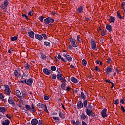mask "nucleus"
<instances>
[{
	"mask_svg": "<svg viewBox=\"0 0 125 125\" xmlns=\"http://www.w3.org/2000/svg\"><path fill=\"white\" fill-rule=\"evenodd\" d=\"M61 106L62 107L63 110H66V108H65V106H64V104H63V103H61Z\"/></svg>",
	"mask_w": 125,
	"mask_h": 125,
	"instance_id": "obj_61",
	"label": "nucleus"
},
{
	"mask_svg": "<svg viewBox=\"0 0 125 125\" xmlns=\"http://www.w3.org/2000/svg\"><path fill=\"white\" fill-rule=\"evenodd\" d=\"M6 117H7V118H8V119H11L12 116L11 115V114H7Z\"/></svg>",
	"mask_w": 125,
	"mask_h": 125,
	"instance_id": "obj_56",
	"label": "nucleus"
},
{
	"mask_svg": "<svg viewBox=\"0 0 125 125\" xmlns=\"http://www.w3.org/2000/svg\"><path fill=\"white\" fill-rule=\"evenodd\" d=\"M77 11L79 13H82V12H83V6H81L79 8H78L77 9Z\"/></svg>",
	"mask_w": 125,
	"mask_h": 125,
	"instance_id": "obj_32",
	"label": "nucleus"
},
{
	"mask_svg": "<svg viewBox=\"0 0 125 125\" xmlns=\"http://www.w3.org/2000/svg\"><path fill=\"white\" fill-rule=\"evenodd\" d=\"M43 16H40L39 17L38 19L39 20H40V21H41V22H42V23L43 22Z\"/></svg>",
	"mask_w": 125,
	"mask_h": 125,
	"instance_id": "obj_35",
	"label": "nucleus"
},
{
	"mask_svg": "<svg viewBox=\"0 0 125 125\" xmlns=\"http://www.w3.org/2000/svg\"><path fill=\"white\" fill-rule=\"evenodd\" d=\"M80 97V98H82V99H83V100H85V95H84V93L83 92H81Z\"/></svg>",
	"mask_w": 125,
	"mask_h": 125,
	"instance_id": "obj_22",
	"label": "nucleus"
},
{
	"mask_svg": "<svg viewBox=\"0 0 125 125\" xmlns=\"http://www.w3.org/2000/svg\"><path fill=\"white\" fill-rule=\"evenodd\" d=\"M111 61H112V60L110 58H108V60H107V62L109 64H110V63H111Z\"/></svg>",
	"mask_w": 125,
	"mask_h": 125,
	"instance_id": "obj_62",
	"label": "nucleus"
},
{
	"mask_svg": "<svg viewBox=\"0 0 125 125\" xmlns=\"http://www.w3.org/2000/svg\"><path fill=\"white\" fill-rule=\"evenodd\" d=\"M59 116L60 118H62V119L65 118V115H64V114H63V113H62L60 111L59 112Z\"/></svg>",
	"mask_w": 125,
	"mask_h": 125,
	"instance_id": "obj_23",
	"label": "nucleus"
},
{
	"mask_svg": "<svg viewBox=\"0 0 125 125\" xmlns=\"http://www.w3.org/2000/svg\"><path fill=\"white\" fill-rule=\"evenodd\" d=\"M91 47H92V49L93 50H96V42L94 40H92L91 42Z\"/></svg>",
	"mask_w": 125,
	"mask_h": 125,
	"instance_id": "obj_5",
	"label": "nucleus"
},
{
	"mask_svg": "<svg viewBox=\"0 0 125 125\" xmlns=\"http://www.w3.org/2000/svg\"><path fill=\"white\" fill-rule=\"evenodd\" d=\"M51 70L52 71H56V67L54 66L51 67Z\"/></svg>",
	"mask_w": 125,
	"mask_h": 125,
	"instance_id": "obj_46",
	"label": "nucleus"
},
{
	"mask_svg": "<svg viewBox=\"0 0 125 125\" xmlns=\"http://www.w3.org/2000/svg\"><path fill=\"white\" fill-rule=\"evenodd\" d=\"M14 74L17 77H20L21 76L20 73L17 71V70L14 71Z\"/></svg>",
	"mask_w": 125,
	"mask_h": 125,
	"instance_id": "obj_21",
	"label": "nucleus"
},
{
	"mask_svg": "<svg viewBox=\"0 0 125 125\" xmlns=\"http://www.w3.org/2000/svg\"><path fill=\"white\" fill-rule=\"evenodd\" d=\"M61 88L62 89H65V83H62L61 86Z\"/></svg>",
	"mask_w": 125,
	"mask_h": 125,
	"instance_id": "obj_47",
	"label": "nucleus"
},
{
	"mask_svg": "<svg viewBox=\"0 0 125 125\" xmlns=\"http://www.w3.org/2000/svg\"><path fill=\"white\" fill-rule=\"evenodd\" d=\"M28 15H30V16H32V15H33V12L32 11H30L29 13H28Z\"/></svg>",
	"mask_w": 125,
	"mask_h": 125,
	"instance_id": "obj_60",
	"label": "nucleus"
},
{
	"mask_svg": "<svg viewBox=\"0 0 125 125\" xmlns=\"http://www.w3.org/2000/svg\"><path fill=\"white\" fill-rule=\"evenodd\" d=\"M44 99L45 100H48V99H49V97L47 96H44Z\"/></svg>",
	"mask_w": 125,
	"mask_h": 125,
	"instance_id": "obj_49",
	"label": "nucleus"
},
{
	"mask_svg": "<svg viewBox=\"0 0 125 125\" xmlns=\"http://www.w3.org/2000/svg\"><path fill=\"white\" fill-rule=\"evenodd\" d=\"M16 96L18 97V98H21V99L23 98V97H21V93H20V91H19V90L16 91Z\"/></svg>",
	"mask_w": 125,
	"mask_h": 125,
	"instance_id": "obj_17",
	"label": "nucleus"
},
{
	"mask_svg": "<svg viewBox=\"0 0 125 125\" xmlns=\"http://www.w3.org/2000/svg\"><path fill=\"white\" fill-rule=\"evenodd\" d=\"M87 106V101L85 100L83 102V107L84 108H86Z\"/></svg>",
	"mask_w": 125,
	"mask_h": 125,
	"instance_id": "obj_36",
	"label": "nucleus"
},
{
	"mask_svg": "<svg viewBox=\"0 0 125 125\" xmlns=\"http://www.w3.org/2000/svg\"><path fill=\"white\" fill-rule=\"evenodd\" d=\"M29 69H31V66L29 65V64L26 63L25 64V69L26 70H29Z\"/></svg>",
	"mask_w": 125,
	"mask_h": 125,
	"instance_id": "obj_34",
	"label": "nucleus"
},
{
	"mask_svg": "<svg viewBox=\"0 0 125 125\" xmlns=\"http://www.w3.org/2000/svg\"><path fill=\"white\" fill-rule=\"evenodd\" d=\"M91 108V106H90V104H88V106L87 107V109H86V113L88 116H91V114H92V111L90 110Z\"/></svg>",
	"mask_w": 125,
	"mask_h": 125,
	"instance_id": "obj_4",
	"label": "nucleus"
},
{
	"mask_svg": "<svg viewBox=\"0 0 125 125\" xmlns=\"http://www.w3.org/2000/svg\"><path fill=\"white\" fill-rule=\"evenodd\" d=\"M70 42H71V44H72L73 47H77V45H76V40L73 38H70Z\"/></svg>",
	"mask_w": 125,
	"mask_h": 125,
	"instance_id": "obj_7",
	"label": "nucleus"
},
{
	"mask_svg": "<svg viewBox=\"0 0 125 125\" xmlns=\"http://www.w3.org/2000/svg\"><path fill=\"white\" fill-rule=\"evenodd\" d=\"M58 59H61L62 61H65V60L63 58H61V56L60 55H58L57 56Z\"/></svg>",
	"mask_w": 125,
	"mask_h": 125,
	"instance_id": "obj_37",
	"label": "nucleus"
},
{
	"mask_svg": "<svg viewBox=\"0 0 125 125\" xmlns=\"http://www.w3.org/2000/svg\"><path fill=\"white\" fill-rule=\"evenodd\" d=\"M71 90V88L70 87V86H68L67 89H66V91H70Z\"/></svg>",
	"mask_w": 125,
	"mask_h": 125,
	"instance_id": "obj_64",
	"label": "nucleus"
},
{
	"mask_svg": "<svg viewBox=\"0 0 125 125\" xmlns=\"http://www.w3.org/2000/svg\"><path fill=\"white\" fill-rule=\"evenodd\" d=\"M2 124L3 125H9L10 121L8 119H6L2 122Z\"/></svg>",
	"mask_w": 125,
	"mask_h": 125,
	"instance_id": "obj_15",
	"label": "nucleus"
},
{
	"mask_svg": "<svg viewBox=\"0 0 125 125\" xmlns=\"http://www.w3.org/2000/svg\"><path fill=\"white\" fill-rule=\"evenodd\" d=\"M110 23H114L115 22V17L111 16L110 17V20L109 21Z\"/></svg>",
	"mask_w": 125,
	"mask_h": 125,
	"instance_id": "obj_28",
	"label": "nucleus"
},
{
	"mask_svg": "<svg viewBox=\"0 0 125 125\" xmlns=\"http://www.w3.org/2000/svg\"><path fill=\"white\" fill-rule=\"evenodd\" d=\"M53 120H55L56 121H58V120H59L58 117H53Z\"/></svg>",
	"mask_w": 125,
	"mask_h": 125,
	"instance_id": "obj_53",
	"label": "nucleus"
},
{
	"mask_svg": "<svg viewBox=\"0 0 125 125\" xmlns=\"http://www.w3.org/2000/svg\"><path fill=\"white\" fill-rule=\"evenodd\" d=\"M37 107L40 109H44V107H45V104H42L41 103H38L37 104Z\"/></svg>",
	"mask_w": 125,
	"mask_h": 125,
	"instance_id": "obj_13",
	"label": "nucleus"
},
{
	"mask_svg": "<svg viewBox=\"0 0 125 125\" xmlns=\"http://www.w3.org/2000/svg\"><path fill=\"white\" fill-rule=\"evenodd\" d=\"M52 79H53V80H55V79H56V75H53L52 76Z\"/></svg>",
	"mask_w": 125,
	"mask_h": 125,
	"instance_id": "obj_57",
	"label": "nucleus"
},
{
	"mask_svg": "<svg viewBox=\"0 0 125 125\" xmlns=\"http://www.w3.org/2000/svg\"><path fill=\"white\" fill-rule=\"evenodd\" d=\"M28 34L29 37H30V38H31L32 39H34V36H35V33L33 31L28 32Z\"/></svg>",
	"mask_w": 125,
	"mask_h": 125,
	"instance_id": "obj_16",
	"label": "nucleus"
},
{
	"mask_svg": "<svg viewBox=\"0 0 125 125\" xmlns=\"http://www.w3.org/2000/svg\"><path fill=\"white\" fill-rule=\"evenodd\" d=\"M76 123L77 125H81V122H80L79 121H76Z\"/></svg>",
	"mask_w": 125,
	"mask_h": 125,
	"instance_id": "obj_63",
	"label": "nucleus"
},
{
	"mask_svg": "<svg viewBox=\"0 0 125 125\" xmlns=\"http://www.w3.org/2000/svg\"><path fill=\"white\" fill-rule=\"evenodd\" d=\"M95 70H96V71H97L98 72H100V69L99 68H98V67H97V66H96L95 67Z\"/></svg>",
	"mask_w": 125,
	"mask_h": 125,
	"instance_id": "obj_55",
	"label": "nucleus"
},
{
	"mask_svg": "<svg viewBox=\"0 0 125 125\" xmlns=\"http://www.w3.org/2000/svg\"><path fill=\"white\" fill-rule=\"evenodd\" d=\"M44 44L46 45V46H50V43L48 42H45Z\"/></svg>",
	"mask_w": 125,
	"mask_h": 125,
	"instance_id": "obj_38",
	"label": "nucleus"
},
{
	"mask_svg": "<svg viewBox=\"0 0 125 125\" xmlns=\"http://www.w3.org/2000/svg\"><path fill=\"white\" fill-rule=\"evenodd\" d=\"M43 71L44 73V74H45V75H50V73L51 72V70L47 69V68L43 69Z\"/></svg>",
	"mask_w": 125,
	"mask_h": 125,
	"instance_id": "obj_18",
	"label": "nucleus"
},
{
	"mask_svg": "<svg viewBox=\"0 0 125 125\" xmlns=\"http://www.w3.org/2000/svg\"><path fill=\"white\" fill-rule=\"evenodd\" d=\"M25 108L27 111H29V112H32V113H35L36 112V110H35V107L34 106V104H31V107L29 105L26 104L25 105Z\"/></svg>",
	"mask_w": 125,
	"mask_h": 125,
	"instance_id": "obj_1",
	"label": "nucleus"
},
{
	"mask_svg": "<svg viewBox=\"0 0 125 125\" xmlns=\"http://www.w3.org/2000/svg\"><path fill=\"white\" fill-rule=\"evenodd\" d=\"M19 83H26V80H24V81L21 80L19 81Z\"/></svg>",
	"mask_w": 125,
	"mask_h": 125,
	"instance_id": "obj_59",
	"label": "nucleus"
},
{
	"mask_svg": "<svg viewBox=\"0 0 125 125\" xmlns=\"http://www.w3.org/2000/svg\"><path fill=\"white\" fill-rule=\"evenodd\" d=\"M42 36H43V37L44 40H46V39H47V36H46V34H43L42 35Z\"/></svg>",
	"mask_w": 125,
	"mask_h": 125,
	"instance_id": "obj_52",
	"label": "nucleus"
},
{
	"mask_svg": "<svg viewBox=\"0 0 125 125\" xmlns=\"http://www.w3.org/2000/svg\"><path fill=\"white\" fill-rule=\"evenodd\" d=\"M106 29L109 31L110 33L112 32V26L111 25H108L106 26Z\"/></svg>",
	"mask_w": 125,
	"mask_h": 125,
	"instance_id": "obj_30",
	"label": "nucleus"
},
{
	"mask_svg": "<svg viewBox=\"0 0 125 125\" xmlns=\"http://www.w3.org/2000/svg\"><path fill=\"white\" fill-rule=\"evenodd\" d=\"M41 58L42 59H43L44 60H45V59H46V56H45V55L44 54H41Z\"/></svg>",
	"mask_w": 125,
	"mask_h": 125,
	"instance_id": "obj_39",
	"label": "nucleus"
},
{
	"mask_svg": "<svg viewBox=\"0 0 125 125\" xmlns=\"http://www.w3.org/2000/svg\"><path fill=\"white\" fill-rule=\"evenodd\" d=\"M101 35L102 36H106L107 35V32L106 31L103 29L102 31H101Z\"/></svg>",
	"mask_w": 125,
	"mask_h": 125,
	"instance_id": "obj_29",
	"label": "nucleus"
},
{
	"mask_svg": "<svg viewBox=\"0 0 125 125\" xmlns=\"http://www.w3.org/2000/svg\"><path fill=\"white\" fill-rule=\"evenodd\" d=\"M38 125H42V120H39Z\"/></svg>",
	"mask_w": 125,
	"mask_h": 125,
	"instance_id": "obj_51",
	"label": "nucleus"
},
{
	"mask_svg": "<svg viewBox=\"0 0 125 125\" xmlns=\"http://www.w3.org/2000/svg\"><path fill=\"white\" fill-rule=\"evenodd\" d=\"M17 40V36H14L12 37L11 38V40L13 41H16Z\"/></svg>",
	"mask_w": 125,
	"mask_h": 125,
	"instance_id": "obj_40",
	"label": "nucleus"
},
{
	"mask_svg": "<svg viewBox=\"0 0 125 125\" xmlns=\"http://www.w3.org/2000/svg\"><path fill=\"white\" fill-rule=\"evenodd\" d=\"M31 124L32 125H38V119L36 118H34L32 119Z\"/></svg>",
	"mask_w": 125,
	"mask_h": 125,
	"instance_id": "obj_11",
	"label": "nucleus"
},
{
	"mask_svg": "<svg viewBox=\"0 0 125 125\" xmlns=\"http://www.w3.org/2000/svg\"><path fill=\"white\" fill-rule=\"evenodd\" d=\"M21 94L22 95V96H21V97H22V99H23V98H25V97H26V91L25 90H22L21 91Z\"/></svg>",
	"mask_w": 125,
	"mask_h": 125,
	"instance_id": "obj_25",
	"label": "nucleus"
},
{
	"mask_svg": "<svg viewBox=\"0 0 125 125\" xmlns=\"http://www.w3.org/2000/svg\"><path fill=\"white\" fill-rule=\"evenodd\" d=\"M112 71H113V69L111 67H107L106 68V73L109 74L110 73H112Z\"/></svg>",
	"mask_w": 125,
	"mask_h": 125,
	"instance_id": "obj_20",
	"label": "nucleus"
},
{
	"mask_svg": "<svg viewBox=\"0 0 125 125\" xmlns=\"http://www.w3.org/2000/svg\"><path fill=\"white\" fill-rule=\"evenodd\" d=\"M63 56H64L65 58H66V59H67L68 61H69V62H71V61H72V57H71V56H70V55H66L65 54H63Z\"/></svg>",
	"mask_w": 125,
	"mask_h": 125,
	"instance_id": "obj_12",
	"label": "nucleus"
},
{
	"mask_svg": "<svg viewBox=\"0 0 125 125\" xmlns=\"http://www.w3.org/2000/svg\"><path fill=\"white\" fill-rule=\"evenodd\" d=\"M8 102H9V104H11V105L14 104V102L13 101V100L12 99V97H9V98Z\"/></svg>",
	"mask_w": 125,
	"mask_h": 125,
	"instance_id": "obj_24",
	"label": "nucleus"
},
{
	"mask_svg": "<svg viewBox=\"0 0 125 125\" xmlns=\"http://www.w3.org/2000/svg\"><path fill=\"white\" fill-rule=\"evenodd\" d=\"M9 4V2L8 0H5L4 1L3 4H2L0 6V7L2 9L4 10V9H6L7 6Z\"/></svg>",
	"mask_w": 125,
	"mask_h": 125,
	"instance_id": "obj_3",
	"label": "nucleus"
},
{
	"mask_svg": "<svg viewBox=\"0 0 125 125\" xmlns=\"http://www.w3.org/2000/svg\"><path fill=\"white\" fill-rule=\"evenodd\" d=\"M0 113H2L3 114H5L6 113V109L5 107H0Z\"/></svg>",
	"mask_w": 125,
	"mask_h": 125,
	"instance_id": "obj_19",
	"label": "nucleus"
},
{
	"mask_svg": "<svg viewBox=\"0 0 125 125\" xmlns=\"http://www.w3.org/2000/svg\"><path fill=\"white\" fill-rule=\"evenodd\" d=\"M18 101L20 103H21L22 105H24V101H23V100H22L21 99H19Z\"/></svg>",
	"mask_w": 125,
	"mask_h": 125,
	"instance_id": "obj_44",
	"label": "nucleus"
},
{
	"mask_svg": "<svg viewBox=\"0 0 125 125\" xmlns=\"http://www.w3.org/2000/svg\"><path fill=\"white\" fill-rule=\"evenodd\" d=\"M81 119H83V120H85L86 118V116L84 113H82L81 115Z\"/></svg>",
	"mask_w": 125,
	"mask_h": 125,
	"instance_id": "obj_33",
	"label": "nucleus"
},
{
	"mask_svg": "<svg viewBox=\"0 0 125 125\" xmlns=\"http://www.w3.org/2000/svg\"><path fill=\"white\" fill-rule=\"evenodd\" d=\"M125 2H123V3H122V6H121L122 9H124V7L125 6Z\"/></svg>",
	"mask_w": 125,
	"mask_h": 125,
	"instance_id": "obj_54",
	"label": "nucleus"
},
{
	"mask_svg": "<svg viewBox=\"0 0 125 125\" xmlns=\"http://www.w3.org/2000/svg\"><path fill=\"white\" fill-rule=\"evenodd\" d=\"M117 17H118V18H120V19H123L122 17H121V14H120V13H119V12H117Z\"/></svg>",
	"mask_w": 125,
	"mask_h": 125,
	"instance_id": "obj_43",
	"label": "nucleus"
},
{
	"mask_svg": "<svg viewBox=\"0 0 125 125\" xmlns=\"http://www.w3.org/2000/svg\"><path fill=\"white\" fill-rule=\"evenodd\" d=\"M119 99H116L115 101H114V104H115V105H118V104H119Z\"/></svg>",
	"mask_w": 125,
	"mask_h": 125,
	"instance_id": "obj_42",
	"label": "nucleus"
},
{
	"mask_svg": "<svg viewBox=\"0 0 125 125\" xmlns=\"http://www.w3.org/2000/svg\"><path fill=\"white\" fill-rule=\"evenodd\" d=\"M5 92L6 94H7V95H9L10 94V92H11V91H10V89H9V86L7 85H5Z\"/></svg>",
	"mask_w": 125,
	"mask_h": 125,
	"instance_id": "obj_6",
	"label": "nucleus"
},
{
	"mask_svg": "<svg viewBox=\"0 0 125 125\" xmlns=\"http://www.w3.org/2000/svg\"><path fill=\"white\" fill-rule=\"evenodd\" d=\"M4 98V97L3 96V95H2V93H0V99H3Z\"/></svg>",
	"mask_w": 125,
	"mask_h": 125,
	"instance_id": "obj_48",
	"label": "nucleus"
},
{
	"mask_svg": "<svg viewBox=\"0 0 125 125\" xmlns=\"http://www.w3.org/2000/svg\"><path fill=\"white\" fill-rule=\"evenodd\" d=\"M44 22L46 25H48V24H51L54 22V20L51 18H47L44 20Z\"/></svg>",
	"mask_w": 125,
	"mask_h": 125,
	"instance_id": "obj_2",
	"label": "nucleus"
},
{
	"mask_svg": "<svg viewBox=\"0 0 125 125\" xmlns=\"http://www.w3.org/2000/svg\"><path fill=\"white\" fill-rule=\"evenodd\" d=\"M107 111V109H103L101 112V115L103 118H106L107 117V113H106V111Z\"/></svg>",
	"mask_w": 125,
	"mask_h": 125,
	"instance_id": "obj_8",
	"label": "nucleus"
},
{
	"mask_svg": "<svg viewBox=\"0 0 125 125\" xmlns=\"http://www.w3.org/2000/svg\"><path fill=\"white\" fill-rule=\"evenodd\" d=\"M121 110H122V112H123L124 113H125V108H124V106H121Z\"/></svg>",
	"mask_w": 125,
	"mask_h": 125,
	"instance_id": "obj_58",
	"label": "nucleus"
},
{
	"mask_svg": "<svg viewBox=\"0 0 125 125\" xmlns=\"http://www.w3.org/2000/svg\"><path fill=\"white\" fill-rule=\"evenodd\" d=\"M82 64L83 65V66H86V64H87V62L85 60L83 59L82 61Z\"/></svg>",
	"mask_w": 125,
	"mask_h": 125,
	"instance_id": "obj_31",
	"label": "nucleus"
},
{
	"mask_svg": "<svg viewBox=\"0 0 125 125\" xmlns=\"http://www.w3.org/2000/svg\"><path fill=\"white\" fill-rule=\"evenodd\" d=\"M26 83L27 85H32L33 84V79L29 78L27 80H26Z\"/></svg>",
	"mask_w": 125,
	"mask_h": 125,
	"instance_id": "obj_9",
	"label": "nucleus"
},
{
	"mask_svg": "<svg viewBox=\"0 0 125 125\" xmlns=\"http://www.w3.org/2000/svg\"><path fill=\"white\" fill-rule=\"evenodd\" d=\"M23 77L24 78H28V77H29V73H23Z\"/></svg>",
	"mask_w": 125,
	"mask_h": 125,
	"instance_id": "obj_41",
	"label": "nucleus"
},
{
	"mask_svg": "<svg viewBox=\"0 0 125 125\" xmlns=\"http://www.w3.org/2000/svg\"><path fill=\"white\" fill-rule=\"evenodd\" d=\"M71 81H72L73 83H78V80L76 79V78L75 77H71Z\"/></svg>",
	"mask_w": 125,
	"mask_h": 125,
	"instance_id": "obj_27",
	"label": "nucleus"
},
{
	"mask_svg": "<svg viewBox=\"0 0 125 125\" xmlns=\"http://www.w3.org/2000/svg\"><path fill=\"white\" fill-rule=\"evenodd\" d=\"M45 112H48V110H47V107H46V105L45 104L44 108H43Z\"/></svg>",
	"mask_w": 125,
	"mask_h": 125,
	"instance_id": "obj_50",
	"label": "nucleus"
},
{
	"mask_svg": "<svg viewBox=\"0 0 125 125\" xmlns=\"http://www.w3.org/2000/svg\"><path fill=\"white\" fill-rule=\"evenodd\" d=\"M125 101V98H123L122 99L120 100V103H122V104H123V105H124V104H125V102H124Z\"/></svg>",
	"mask_w": 125,
	"mask_h": 125,
	"instance_id": "obj_45",
	"label": "nucleus"
},
{
	"mask_svg": "<svg viewBox=\"0 0 125 125\" xmlns=\"http://www.w3.org/2000/svg\"><path fill=\"white\" fill-rule=\"evenodd\" d=\"M35 38L39 41H42L43 39V37L42 35H40L38 34H35Z\"/></svg>",
	"mask_w": 125,
	"mask_h": 125,
	"instance_id": "obj_10",
	"label": "nucleus"
},
{
	"mask_svg": "<svg viewBox=\"0 0 125 125\" xmlns=\"http://www.w3.org/2000/svg\"><path fill=\"white\" fill-rule=\"evenodd\" d=\"M83 102L81 101L78 102L77 104V108H78V109H82V108H83Z\"/></svg>",
	"mask_w": 125,
	"mask_h": 125,
	"instance_id": "obj_14",
	"label": "nucleus"
},
{
	"mask_svg": "<svg viewBox=\"0 0 125 125\" xmlns=\"http://www.w3.org/2000/svg\"><path fill=\"white\" fill-rule=\"evenodd\" d=\"M57 79H58V80H62V74L59 73L56 76Z\"/></svg>",
	"mask_w": 125,
	"mask_h": 125,
	"instance_id": "obj_26",
	"label": "nucleus"
}]
</instances>
